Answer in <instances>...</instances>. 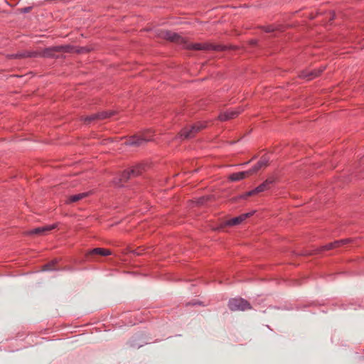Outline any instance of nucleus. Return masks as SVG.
<instances>
[{
	"label": "nucleus",
	"instance_id": "6e6552de",
	"mask_svg": "<svg viewBox=\"0 0 364 364\" xmlns=\"http://www.w3.org/2000/svg\"><path fill=\"white\" fill-rule=\"evenodd\" d=\"M325 69V67H322L318 70H315L314 71H302L299 75L300 77L306 79L307 80H311L314 77L318 76Z\"/></svg>",
	"mask_w": 364,
	"mask_h": 364
},
{
	"label": "nucleus",
	"instance_id": "f3484780",
	"mask_svg": "<svg viewBox=\"0 0 364 364\" xmlns=\"http://www.w3.org/2000/svg\"><path fill=\"white\" fill-rule=\"evenodd\" d=\"M115 114L114 111H105L97 114L99 119L109 118Z\"/></svg>",
	"mask_w": 364,
	"mask_h": 364
},
{
	"label": "nucleus",
	"instance_id": "5701e85b",
	"mask_svg": "<svg viewBox=\"0 0 364 364\" xmlns=\"http://www.w3.org/2000/svg\"><path fill=\"white\" fill-rule=\"evenodd\" d=\"M264 31L267 33H269V32H272L274 31V28H273L272 26H268L267 27H265V29Z\"/></svg>",
	"mask_w": 364,
	"mask_h": 364
},
{
	"label": "nucleus",
	"instance_id": "4be33fe9",
	"mask_svg": "<svg viewBox=\"0 0 364 364\" xmlns=\"http://www.w3.org/2000/svg\"><path fill=\"white\" fill-rule=\"evenodd\" d=\"M218 119H219L220 121H225V120H228V119H229V114L228 113V112H224V113H222V114H220L219 115Z\"/></svg>",
	"mask_w": 364,
	"mask_h": 364
},
{
	"label": "nucleus",
	"instance_id": "9b49d317",
	"mask_svg": "<svg viewBox=\"0 0 364 364\" xmlns=\"http://www.w3.org/2000/svg\"><path fill=\"white\" fill-rule=\"evenodd\" d=\"M349 241H350V240H348V239L335 241L333 242L329 243V244H328L326 245H324V246L321 247V251H322V250H330L338 247H340V246H341L343 245H345V244L348 243Z\"/></svg>",
	"mask_w": 364,
	"mask_h": 364
},
{
	"label": "nucleus",
	"instance_id": "4468645a",
	"mask_svg": "<svg viewBox=\"0 0 364 364\" xmlns=\"http://www.w3.org/2000/svg\"><path fill=\"white\" fill-rule=\"evenodd\" d=\"M250 175H252V174H251L250 171L248 170L246 171H242V172L232 173V175H230V179L232 181H237L243 179L245 177L249 176Z\"/></svg>",
	"mask_w": 364,
	"mask_h": 364
},
{
	"label": "nucleus",
	"instance_id": "393cba45",
	"mask_svg": "<svg viewBox=\"0 0 364 364\" xmlns=\"http://www.w3.org/2000/svg\"><path fill=\"white\" fill-rule=\"evenodd\" d=\"M31 7H25L23 9H22V12L23 13H28L30 11H31Z\"/></svg>",
	"mask_w": 364,
	"mask_h": 364
},
{
	"label": "nucleus",
	"instance_id": "9d476101",
	"mask_svg": "<svg viewBox=\"0 0 364 364\" xmlns=\"http://www.w3.org/2000/svg\"><path fill=\"white\" fill-rule=\"evenodd\" d=\"M112 253L109 250L97 247L90 250L87 253V257H94L95 255L107 256L110 255Z\"/></svg>",
	"mask_w": 364,
	"mask_h": 364
},
{
	"label": "nucleus",
	"instance_id": "a211bd4d",
	"mask_svg": "<svg viewBox=\"0 0 364 364\" xmlns=\"http://www.w3.org/2000/svg\"><path fill=\"white\" fill-rule=\"evenodd\" d=\"M131 178H132V176L131 174L130 170L129 169V170L125 171L123 172V173L122 174L121 178H119V181L125 182V181H127L128 179H129Z\"/></svg>",
	"mask_w": 364,
	"mask_h": 364
},
{
	"label": "nucleus",
	"instance_id": "6ab92c4d",
	"mask_svg": "<svg viewBox=\"0 0 364 364\" xmlns=\"http://www.w3.org/2000/svg\"><path fill=\"white\" fill-rule=\"evenodd\" d=\"M56 262H57L55 260H53L51 262L48 263V264L43 265V268H42V270L43 271H50V270L55 269L54 266H55Z\"/></svg>",
	"mask_w": 364,
	"mask_h": 364
},
{
	"label": "nucleus",
	"instance_id": "ddd939ff",
	"mask_svg": "<svg viewBox=\"0 0 364 364\" xmlns=\"http://www.w3.org/2000/svg\"><path fill=\"white\" fill-rule=\"evenodd\" d=\"M269 159L266 157H262L259 161L253 168L250 169L251 174H254L257 172L262 167H266L268 165Z\"/></svg>",
	"mask_w": 364,
	"mask_h": 364
},
{
	"label": "nucleus",
	"instance_id": "1a4fd4ad",
	"mask_svg": "<svg viewBox=\"0 0 364 364\" xmlns=\"http://www.w3.org/2000/svg\"><path fill=\"white\" fill-rule=\"evenodd\" d=\"M55 228V225H46L35 228L28 232L29 235H46L48 232L52 230Z\"/></svg>",
	"mask_w": 364,
	"mask_h": 364
},
{
	"label": "nucleus",
	"instance_id": "412c9836",
	"mask_svg": "<svg viewBox=\"0 0 364 364\" xmlns=\"http://www.w3.org/2000/svg\"><path fill=\"white\" fill-rule=\"evenodd\" d=\"M97 114H92L85 118L84 121L86 124H89L90 122L96 119H99Z\"/></svg>",
	"mask_w": 364,
	"mask_h": 364
},
{
	"label": "nucleus",
	"instance_id": "f03ea898",
	"mask_svg": "<svg viewBox=\"0 0 364 364\" xmlns=\"http://www.w3.org/2000/svg\"><path fill=\"white\" fill-rule=\"evenodd\" d=\"M152 131L148 130L144 132L142 136H133L128 139L125 144L129 146H139L143 145L144 143L151 141Z\"/></svg>",
	"mask_w": 364,
	"mask_h": 364
},
{
	"label": "nucleus",
	"instance_id": "20e7f679",
	"mask_svg": "<svg viewBox=\"0 0 364 364\" xmlns=\"http://www.w3.org/2000/svg\"><path fill=\"white\" fill-rule=\"evenodd\" d=\"M204 127H205V124L201 122L192 125L189 127H185L181 132V136L184 139H191Z\"/></svg>",
	"mask_w": 364,
	"mask_h": 364
},
{
	"label": "nucleus",
	"instance_id": "dca6fc26",
	"mask_svg": "<svg viewBox=\"0 0 364 364\" xmlns=\"http://www.w3.org/2000/svg\"><path fill=\"white\" fill-rule=\"evenodd\" d=\"M132 177L137 176L142 173L144 166L142 165H137L129 169Z\"/></svg>",
	"mask_w": 364,
	"mask_h": 364
},
{
	"label": "nucleus",
	"instance_id": "b1692460",
	"mask_svg": "<svg viewBox=\"0 0 364 364\" xmlns=\"http://www.w3.org/2000/svg\"><path fill=\"white\" fill-rule=\"evenodd\" d=\"M90 51V49L86 47H82L80 50H78L79 53H87Z\"/></svg>",
	"mask_w": 364,
	"mask_h": 364
},
{
	"label": "nucleus",
	"instance_id": "39448f33",
	"mask_svg": "<svg viewBox=\"0 0 364 364\" xmlns=\"http://www.w3.org/2000/svg\"><path fill=\"white\" fill-rule=\"evenodd\" d=\"M58 52H70V48L69 46H55L51 48H46L41 53H36L37 57H53L55 53Z\"/></svg>",
	"mask_w": 364,
	"mask_h": 364
},
{
	"label": "nucleus",
	"instance_id": "0eeeda50",
	"mask_svg": "<svg viewBox=\"0 0 364 364\" xmlns=\"http://www.w3.org/2000/svg\"><path fill=\"white\" fill-rule=\"evenodd\" d=\"M252 215V213L242 214L238 217H235L234 218L228 220V221L225 222V225H230V226L237 225L242 223L244 220H245L247 218H249Z\"/></svg>",
	"mask_w": 364,
	"mask_h": 364
},
{
	"label": "nucleus",
	"instance_id": "a878e982",
	"mask_svg": "<svg viewBox=\"0 0 364 364\" xmlns=\"http://www.w3.org/2000/svg\"><path fill=\"white\" fill-rule=\"evenodd\" d=\"M203 198H201V201H200V203H203Z\"/></svg>",
	"mask_w": 364,
	"mask_h": 364
},
{
	"label": "nucleus",
	"instance_id": "7ed1b4c3",
	"mask_svg": "<svg viewBox=\"0 0 364 364\" xmlns=\"http://www.w3.org/2000/svg\"><path fill=\"white\" fill-rule=\"evenodd\" d=\"M228 306L231 311H245L251 308L250 304L242 298L230 299Z\"/></svg>",
	"mask_w": 364,
	"mask_h": 364
},
{
	"label": "nucleus",
	"instance_id": "2eb2a0df",
	"mask_svg": "<svg viewBox=\"0 0 364 364\" xmlns=\"http://www.w3.org/2000/svg\"><path fill=\"white\" fill-rule=\"evenodd\" d=\"M11 57L16 58H27V57L32 58V57H37V54H36V52L25 51V52L18 53L16 55H11Z\"/></svg>",
	"mask_w": 364,
	"mask_h": 364
},
{
	"label": "nucleus",
	"instance_id": "aec40b11",
	"mask_svg": "<svg viewBox=\"0 0 364 364\" xmlns=\"http://www.w3.org/2000/svg\"><path fill=\"white\" fill-rule=\"evenodd\" d=\"M242 112V109L240 108H238L235 110L228 111V113L229 114V119H230L236 117Z\"/></svg>",
	"mask_w": 364,
	"mask_h": 364
},
{
	"label": "nucleus",
	"instance_id": "f257e3e1",
	"mask_svg": "<svg viewBox=\"0 0 364 364\" xmlns=\"http://www.w3.org/2000/svg\"><path fill=\"white\" fill-rule=\"evenodd\" d=\"M159 36L164 39L183 45V46L188 49L197 50H219L220 46H213L210 43H188L186 40L179 36L178 34L170 31H161Z\"/></svg>",
	"mask_w": 364,
	"mask_h": 364
},
{
	"label": "nucleus",
	"instance_id": "423d86ee",
	"mask_svg": "<svg viewBox=\"0 0 364 364\" xmlns=\"http://www.w3.org/2000/svg\"><path fill=\"white\" fill-rule=\"evenodd\" d=\"M274 182V180L272 178L267 179L264 183L260 184L259 186H257L256 188L247 192L244 195H242L240 196L241 198H247L249 196H252L254 195H256L257 193H262L266 190H268L270 188V185Z\"/></svg>",
	"mask_w": 364,
	"mask_h": 364
},
{
	"label": "nucleus",
	"instance_id": "f8f14e48",
	"mask_svg": "<svg viewBox=\"0 0 364 364\" xmlns=\"http://www.w3.org/2000/svg\"><path fill=\"white\" fill-rule=\"evenodd\" d=\"M89 194H90L89 192H85V193H78L76 195L70 196L68 198L65 203L68 204H70L72 203L77 202V201L86 198L87 196H88Z\"/></svg>",
	"mask_w": 364,
	"mask_h": 364
}]
</instances>
